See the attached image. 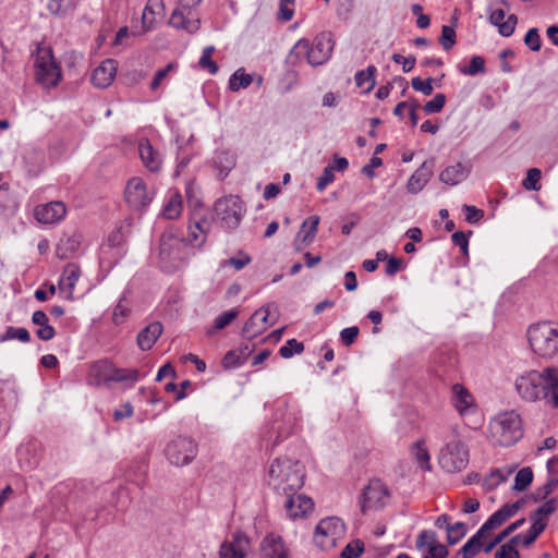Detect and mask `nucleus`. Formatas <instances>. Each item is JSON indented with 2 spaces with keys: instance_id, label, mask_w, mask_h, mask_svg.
Returning a JSON list of instances; mask_svg holds the SVG:
<instances>
[{
  "instance_id": "1",
  "label": "nucleus",
  "mask_w": 558,
  "mask_h": 558,
  "mask_svg": "<svg viewBox=\"0 0 558 558\" xmlns=\"http://www.w3.org/2000/svg\"><path fill=\"white\" fill-rule=\"evenodd\" d=\"M515 389L524 400L535 401L544 396L553 407L558 408V369L527 372L517 378Z\"/></svg>"
},
{
  "instance_id": "2",
  "label": "nucleus",
  "mask_w": 558,
  "mask_h": 558,
  "mask_svg": "<svg viewBox=\"0 0 558 558\" xmlns=\"http://www.w3.org/2000/svg\"><path fill=\"white\" fill-rule=\"evenodd\" d=\"M305 480V468L289 457L275 459L268 468L267 483L278 495L299 492Z\"/></svg>"
},
{
  "instance_id": "3",
  "label": "nucleus",
  "mask_w": 558,
  "mask_h": 558,
  "mask_svg": "<svg viewBox=\"0 0 558 558\" xmlns=\"http://www.w3.org/2000/svg\"><path fill=\"white\" fill-rule=\"evenodd\" d=\"M488 429L492 441L504 447L514 445L523 435L521 417L513 410L495 415L489 422Z\"/></svg>"
},
{
  "instance_id": "4",
  "label": "nucleus",
  "mask_w": 558,
  "mask_h": 558,
  "mask_svg": "<svg viewBox=\"0 0 558 558\" xmlns=\"http://www.w3.org/2000/svg\"><path fill=\"white\" fill-rule=\"evenodd\" d=\"M442 441L437 454L439 466L448 473L465 469L469 463V448L457 430L452 429Z\"/></svg>"
},
{
  "instance_id": "5",
  "label": "nucleus",
  "mask_w": 558,
  "mask_h": 558,
  "mask_svg": "<svg viewBox=\"0 0 558 558\" xmlns=\"http://www.w3.org/2000/svg\"><path fill=\"white\" fill-rule=\"evenodd\" d=\"M333 45L331 39L322 34L310 43L307 39H300L289 53V61L296 63L301 59H306L308 64L313 66L322 65L331 56Z\"/></svg>"
},
{
  "instance_id": "6",
  "label": "nucleus",
  "mask_w": 558,
  "mask_h": 558,
  "mask_svg": "<svg viewBox=\"0 0 558 558\" xmlns=\"http://www.w3.org/2000/svg\"><path fill=\"white\" fill-rule=\"evenodd\" d=\"M531 349L541 357L550 359L558 354V328L548 322L532 325L527 329Z\"/></svg>"
},
{
  "instance_id": "7",
  "label": "nucleus",
  "mask_w": 558,
  "mask_h": 558,
  "mask_svg": "<svg viewBox=\"0 0 558 558\" xmlns=\"http://www.w3.org/2000/svg\"><path fill=\"white\" fill-rule=\"evenodd\" d=\"M158 257L161 269L173 272L185 264L186 244L172 232H165L160 238Z\"/></svg>"
},
{
  "instance_id": "8",
  "label": "nucleus",
  "mask_w": 558,
  "mask_h": 558,
  "mask_svg": "<svg viewBox=\"0 0 558 558\" xmlns=\"http://www.w3.org/2000/svg\"><path fill=\"white\" fill-rule=\"evenodd\" d=\"M35 77L45 88L56 87L62 77L60 64L48 47H38L35 54Z\"/></svg>"
},
{
  "instance_id": "9",
  "label": "nucleus",
  "mask_w": 558,
  "mask_h": 558,
  "mask_svg": "<svg viewBox=\"0 0 558 558\" xmlns=\"http://www.w3.org/2000/svg\"><path fill=\"white\" fill-rule=\"evenodd\" d=\"M165 453L171 464L183 466L196 457L197 445L191 437L178 436L167 445Z\"/></svg>"
},
{
  "instance_id": "10",
  "label": "nucleus",
  "mask_w": 558,
  "mask_h": 558,
  "mask_svg": "<svg viewBox=\"0 0 558 558\" xmlns=\"http://www.w3.org/2000/svg\"><path fill=\"white\" fill-rule=\"evenodd\" d=\"M215 211L227 228L233 229L240 225L245 209L239 196L229 195L216 202Z\"/></svg>"
},
{
  "instance_id": "11",
  "label": "nucleus",
  "mask_w": 558,
  "mask_h": 558,
  "mask_svg": "<svg viewBox=\"0 0 558 558\" xmlns=\"http://www.w3.org/2000/svg\"><path fill=\"white\" fill-rule=\"evenodd\" d=\"M345 532L344 523L337 517L320 520L315 529V542L320 547L335 546Z\"/></svg>"
},
{
  "instance_id": "12",
  "label": "nucleus",
  "mask_w": 558,
  "mask_h": 558,
  "mask_svg": "<svg viewBox=\"0 0 558 558\" xmlns=\"http://www.w3.org/2000/svg\"><path fill=\"white\" fill-rule=\"evenodd\" d=\"M154 191L149 190L140 177L131 178L124 190L125 202L133 209H142L148 206L154 199Z\"/></svg>"
},
{
  "instance_id": "13",
  "label": "nucleus",
  "mask_w": 558,
  "mask_h": 558,
  "mask_svg": "<svg viewBox=\"0 0 558 558\" xmlns=\"http://www.w3.org/2000/svg\"><path fill=\"white\" fill-rule=\"evenodd\" d=\"M284 496L283 507L291 520L305 519L313 512L314 501L308 496L298 492H292V494H286Z\"/></svg>"
},
{
  "instance_id": "14",
  "label": "nucleus",
  "mask_w": 558,
  "mask_h": 558,
  "mask_svg": "<svg viewBox=\"0 0 558 558\" xmlns=\"http://www.w3.org/2000/svg\"><path fill=\"white\" fill-rule=\"evenodd\" d=\"M251 541L243 532L232 534L219 548V558H250Z\"/></svg>"
},
{
  "instance_id": "15",
  "label": "nucleus",
  "mask_w": 558,
  "mask_h": 558,
  "mask_svg": "<svg viewBox=\"0 0 558 558\" xmlns=\"http://www.w3.org/2000/svg\"><path fill=\"white\" fill-rule=\"evenodd\" d=\"M269 315L270 305L262 306L256 310L243 326L242 336L246 339H254L264 332L270 325L268 322Z\"/></svg>"
},
{
  "instance_id": "16",
  "label": "nucleus",
  "mask_w": 558,
  "mask_h": 558,
  "mask_svg": "<svg viewBox=\"0 0 558 558\" xmlns=\"http://www.w3.org/2000/svg\"><path fill=\"white\" fill-rule=\"evenodd\" d=\"M65 205L59 201L38 205L34 213L36 220L46 225L61 221L65 217Z\"/></svg>"
},
{
  "instance_id": "17",
  "label": "nucleus",
  "mask_w": 558,
  "mask_h": 558,
  "mask_svg": "<svg viewBox=\"0 0 558 558\" xmlns=\"http://www.w3.org/2000/svg\"><path fill=\"white\" fill-rule=\"evenodd\" d=\"M118 63L113 59L102 61L92 73V83L99 88H106L113 82Z\"/></svg>"
},
{
  "instance_id": "18",
  "label": "nucleus",
  "mask_w": 558,
  "mask_h": 558,
  "mask_svg": "<svg viewBox=\"0 0 558 558\" xmlns=\"http://www.w3.org/2000/svg\"><path fill=\"white\" fill-rule=\"evenodd\" d=\"M506 17V12L502 8H492L489 11V22L498 28V33L504 37H509L514 33L518 17L514 14H509Z\"/></svg>"
},
{
  "instance_id": "19",
  "label": "nucleus",
  "mask_w": 558,
  "mask_h": 558,
  "mask_svg": "<svg viewBox=\"0 0 558 558\" xmlns=\"http://www.w3.org/2000/svg\"><path fill=\"white\" fill-rule=\"evenodd\" d=\"M263 558H290L289 549L281 536L275 534L266 535L260 544Z\"/></svg>"
},
{
  "instance_id": "20",
  "label": "nucleus",
  "mask_w": 558,
  "mask_h": 558,
  "mask_svg": "<svg viewBox=\"0 0 558 558\" xmlns=\"http://www.w3.org/2000/svg\"><path fill=\"white\" fill-rule=\"evenodd\" d=\"M387 496L388 489L380 481L371 482L364 489L362 504L363 510L381 506Z\"/></svg>"
},
{
  "instance_id": "21",
  "label": "nucleus",
  "mask_w": 558,
  "mask_h": 558,
  "mask_svg": "<svg viewBox=\"0 0 558 558\" xmlns=\"http://www.w3.org/2000/svg\"><path fill=\"white\" fill-rule=\"evenodd\" d=\"M434 160L424 161L421 167L410 177L407 190L411 194H417L427 184L433 175Z\"/></svg>"
},
{
  "instance_id": "22",
  "label": "nucleus",
  "mask_w": 558,
  "mask_h": 558,
  "mask_svg": "<svg viewBox=\"0 0 558 558\" xmlns=\"http://www.w3.org/2000/svg\"><path fill=\"white\" fill-rule=\"evenodd\" d=\"M169 24L177 29L195 34L199 29L201 20L194 16L191 11L185 13L183 10L177 9L172 12Z\"/></svg>"
},
{
  "instance_id": "23",
  "label": "nucleus",
  "mask_w": 558,
  "mask_h": 558,
  "mask_svg": "<svg viewBox=\"0 0 558 558\" xmlns=\"http://www.w3.org/2000/svg\"><path fill=\"white\" fill-rule=\"evenodd\" d=\"M80 277H81V269L77 265L71 263L64 267L61 278L58 282V288L61 292H63L65 294V298L68 300L73 299L74 288L80 279Z\"/></svg>"
},
{
  "instance_id": "24",
  "label": "nucleus",
  "mask_w": 558,
  "mask_h": 558,
  "mask_svg": "<svg viewBox=\"0 0 558 558\" xmlns=\"http://www.w3.org/2000/svg\"><path fill=\"white\" fill-rule=\"evenodd\" d=\"M138 153L143 165L150 172H158L160 170L162 165L161 155L154 149L148 140L144 138L140 141Z\"/></svg>"
},
{
  "instance_id": "25",
  "label": "nucleus",
  "mask_w": 558,
  "mask_h": 558,
  "mask_svg": "<svg viewBox=\"0 0 558 558\" xmlns=\"http://www.w3.org/2000/svg\"><path fill=\"white\" fill-rule=\"evenodd\" d=\"M451 402L460 415L469 414L474 409V398L461 384L452 386Z\"/></svg>"
},
{
  "instance_id": "26",
  "label": "nucleus",
  "mask_w": 558,
  "mask_h": 558,
  "mask_svg": "<svg viewBox=\"0 0 558 558\" xmlns=\"http://www.w3.org/2000/svg\"><path fill=\"white\" fill-rule=\"evenodd\" d=\"M471 171L469 165L457 162L446 167L439 174V180L450 186H454L464 181Z\"/></svg>"
},
{
  "instance_id": "27",
  "label": "nucleus",
  "mask_w": 558,
  "mask_h": 558,
  "mask_svg": "<svg viewBox=\"0 0 558 558\" xmlns=\"http://www.w3.org/2000/svg\"><path fill=\"white\" fill-rule=\"evenodd\" d=\"M165 14V3L162 0H148L142 14V24L144 31H150L157 19Z\"/></svg>"
},
{
  "instance_id": "28",
  "label": "nucleus",
  "mask_w": 558,
  "mask_h": 558,
  "mask_svg": "<svg viewBox=\"0 0 558 558\" xmlns=\"http://www.w3.org/2000/svg\"><path fill=\"white\" fill-rule=\"evenodd\" d=\"M162 330V325L159 322H154L146 326L137 336V345L140 349L143 351L150 350L161 336Z\"/></svg>"
},
{
  "instance_id": "29",
  "label": "nucleus",
  "mask_w": 558,
  "mask_h": 558,
  "mask_svg": "<svg viewBox=\"0 0 558 558\" xmlns=\"http://www.w3.org/2000/svg\"><path fill=\"white\" fill-rule=\"evenodd\" d=\"M113 365L108 361H98L89 369V380L94 385L112 381Z\"/></svg>"
},
{
  "instance_id": "30",
  "label": "nucleus",
  "mask_w": 558,
  "mask_h": 558,
  "mask_svg": "<svg viewBox=\"0 0 558 558\" xmlns=\"http://www.w3.org/2000/svg\"><path fill=\"white\" fill-rule=\"evenodd\" d=\"M253 349L248 344H244L236 350L229 351L223 357V366L226 368H235L241 366L251 355Z\"/></svg>"
},
{
  "instance_id": "31",
  "label": "nucleus",
  "mask_w": 558,
  "mask_h": 558,
  "mask_svg": "<svg viewBox=\"0 0 558 558\" xmlns=\"http://www.w3.org/2000/svg\"><path fill=\"white\" fill-rule=\"evenodd\" d=\"M481 529L461 547L462 558H473L483 547V538L486 537Z\"/></svg>"
},
{
  "instance_id": "32",
  "label": "nucleus",
  "mask_w": 558,
  "mask_h": 558,
  "mask_svg": "<svg viewBox=\"0 0 558 558\" xmlns=\"http://www.w3.org/2000/svg\"><path fill=\"white\" fill-rule=\"evenodd\" d=\"M182 213V197L179 193H171L163 205L162 216L167 219H177Z\"/></svg>"
},
{
  "instance_id": "33",
  "label": "nucleus",
  "mask_w": 558,
  "mask_h": 558,
  "mask_svg": "<svg viewBox=\"0 0 558 558\" xmlns=\"http://www.w3.org/2000/svg\"><path fill=\"white\" fill-rule=\"evenodd\" d=\"M320 218L316 215L308 217L301 226L299 236L303 243L310 244L314 241Z\"/></svg>"
},
{
  "instance_id": "34",
  "label": "nucleus",
  "mask_w": 558,
  "mask_h": 558,
  "mask_svg": "<svg viewBox=\"0 0 558 558\" xmlns=\"http://www.w3.org/2000/svg\"><path fill=\"white\" fill-rule=\"evenodd\" d=\"M253 81V75L246 73L244 69H238L229 78V88L232 92H239L242 88H247Z\"/></svg>"
},
{
  "instance_id": "35",
  "label": "nucleus",
  "mask_w": 558,
  "mask_h": 558,
  "mask_svg": "<svg viewBox=\"0 0 558 558\" xmlns=\"http://www.w3.org/2000/svg\"><path fill=\"white\" fill-rule=\"evenodd\" d=\"M512 469H496L493 470L484 480L483 486L486 489H494L501 483L506 482L512 474Z\"/></svg>"
},
{
  "instance_id": "36",
  "label": "nucleus",
  "mask_w": 558,
  "mask_h": 558,
  "mask_svg": "<svg viewBox=\"0 0 558 558\" xmlns=\"http://www.w3.org/2000/svg\"><path fill=\"white\" fill-rule=\"evenodd\" d=\"M81 241L76 235L66 236L61 239L58 244V254L61 258H69L77 252Z\"/></svg>"
},
{
  "instance_id": "37",
  "label": "nucleus",
  "mask_w": 558,
  "mask_h": 558,
  "mask_svg": "<svg viewBox=\"0 0 558 558\" xmlns=\"http://www.w3.org/2000/svg\"><path fill=\"white\" fill-rule=\"evenodd\" d=\"M376 68L374 65H368L366 70H361L355 74V83L359 87H364L366 85L365 92L368 93L375 86V73Z\"/></svg>"
},
{
  "instance_id": "38",
  "label": "nucleus",
  "mask_w": 558,
  "mask_h": 558,
  "mask_svg": "<svg viewBox=\"0 0 558 558\" xmlns=\"http://www.w3.org/2000/svg\"><path fill=\"white\" fill-rule=\"evenodd\" d=\"M74 7V0H49L47 4L48 11L60 17L65 16Z\"/></svg>"
},
{
  "instance_id": "39",
  "label": "nucleus",
  "mask_w": 558,
  "mask_h": 558,
  "mask_svg": "<svg viewBox=\"0 0 558 558\" xmlns=\"http://www.w3.org/2000/svg\"><path fill=\"white\" fill-rule=\"evenodd\" d=\"M413 454L421 469L425 471H429L432 469L430 456L425 446L424 440H418L417 442H415L413 448Z\"/></svg>"
},
{
  "instance_id": "40",
  "label": "nucleus",
  "mask_w": 558,
  "mask_h": 558,
  "mask_svg": "<svg viewBox=\"0 0 558 558\" xmlns=\"http://www.w3.org/2000/svg\"><path fill=\"white\" fill-rule=\"evenodd\" d=\"M521 539V534L513 536L508 543L501 545L495 553V558H520L515 546Z\"/></svg>"
},
{
  "instance_id": "41",
  "label": "nucleus",
  "mask_w": 558,
  "mask_h": 558,
  "mask_svg": "<svg viewBox=\"0 0 558 558\" xmlns=\"http://www.w3.org/2000/svg\"><path fill=\"white\" fill-rule=\"evenodd\" d=\"M459 71L460 73L469 76L483 74L486 71L485 60L481 56H473L470 60L469 65L460 66Z\"/></svg>"
},
{
  "instance_id": "42",
  "label": "nucleus",
  "mask_w": 558,
  "mask_h": 558,
  "mask_svg": "<svg viewBox=\"0 0 558 558\" xmlns=\"http://www.w3.org/2000/svg\"><path fill=\"white\" fill-rule=\"evenodd\" d=\"M532 481H533L532 469L529 466L522 468L515 474L512 488H513V490H517V492H523L531 485Z\"/></svg>"
},
{
  "instance_id": "43",
  "label": "nucleus",
  "mask_w": 558,
  "mask_h": 558,
  "mask_svg": "<svg viewBox=\"0 0 558 558\" xmlns=\"http://www.w3.org/2000/svg\"><path fill=\"white\" fill-rule=\"evenodd\" d=\"M19 340L21 342H28L31 340V335L26 328L20 327L15 328L9 326L4 333L0 335V341H9V340Z\"/></svg>"
},
{
  "instance_id": "44",
  "label": "nucleus",
  "mask_w": 558,
  "mask_h": 558,
  "mask_svg": "<svg viewBox=\"0 0 558 558\" xmlns=\"http://www.w3.org/2000/svg\"><path fill=\"white\" fill-rule=\"evenodd\" d=\"M207 223L206 220L204 221H197L193 226H190V232H189V240L190 243L194 246H201L206 239V230L205 225Z\"/></svg>"
},
{
  "instance_id": "45",
  "label": "nucleus",
  "mask_w": 558,
  "mask_h": 558,
  "mask_svg": "<svg viewBox=\"0 0 558 558\" xmlns=\"http://www.w3.org/2000/svg\"><path fill=\"white\" fill-rule=\"evenodd\" d=\"M140 379L138 371L135 368H117L113 366L112 381L123 383H136Z\"/></svg>"
},
{
  "instance_id": "46",
  "label": "nucleus",
  "mask_w": 558,
  "mask_h": 558,
  "mask_svg": "<svg viewBox=\"0 0 558 558\" xmlns=\"http://www.w3.org/2000/svg\"><path fill=\"white\" fill-rule=\"evenodd\" d=\"M508 520V514L501 508L494 512L486 522L480 527L484 533L488 534L492 530L500 526Z\"/></svg>"
},
{
  "instance_id": "47",
  "label": "nucleus",
  "mask_w": 558,
  "mask_h": 558,
  "mask_svg": "<svg viewBox=\"0 0 558 558\" xmlns=\"http://www.w3.org/2000/svg\"><path fill=\"white\" fill-rule=\"evenodd\" d=\"M437 534L432 530L422 531L416 538V548L418 550L429 549L433 546H437Z\"/></svg>"
},
{
  "instance_id": "48",
  "label": "nucleus",
  "mask_w": 558,
  "mask_h": 558,
  "mask_svg": "<svg viewBox=\"0 0 558 558\" xmlns=\"http://www.w3.org/2000/svg\"><path fill=\"white\" fill-rule=\"evenodd\" d=\"M215 48L213 46H207L203 49L202 57L199 58L198 65L208 71L210 74H216L218 72L217 63L211 59V54Z\"/></svg>"
},
{
  "instance_id": "49",
  "label": "nucleus",
  "mask_w": 558,
  "mask_h": 558,
  "mask_svg": "<svg viewBox=\"0 0 558 558\" xmlns=\"http://www.w3.org/2000/svg\"><path fill=\"white\" fill-rule=\"evenodd\" d=\"M542 172L537 168L527 170L526 178L523 180L522 185L526 191H539L542 185L539 183Z\"/></svg>"
},
{
  "instance_id": "50",
  "label": "nucleus",
  "mask_w": 558,
  "mask_h": 558,
  "mask_svg": "<svg viewBox=\"0 0 558 558\" xmlns=\"http://www.w3.org/2000/svg\"><path fill=\"white\" fill-rule=\"evenodd\" d=\"M365 550L364 542L354 539L348 543L341 551V558H359Z\"/></svg>"
},
{
  "instance_id": "51",
  "label": "nucleus",
  "mask_w": 558,
  "mask_h": 558,
  "mask_svg": "<svg viewBox=\"0 0 558 558\" xmlns=\"http://www.w3.org/2000/svg\"><path fill=\"white\" fill-rule=\"evenodd\" d=\"M304 350V344L302 342H299L295 339H290L287 341L284 345H282L279 349V354L283 359H290L293 356L294 353L299 354L302 353Z\"/></svg>"
},
{
  "instance_id": "52",
  "label": "nucleus",
  "mask_w": 558,
  "mask_h": 558,
  "mask_svg": "<svg viewBox=\"0 0 558 558\" xmlns=\"http://www.w3.org/2000/svg\"><path fill=\"white\" fill-rule=\"evenodd\" d=\"M466 533V526L462 522H457L447 526V539L449 544L458 543Z\"/></svg>"
},
{
  "instance_id": "53",
  "label": "nucleus",
  "mask_w": 558,
  "mask_h": 558,
  "mask_svg": "<svg viewBox=\"0 0 558 558\" xmlns=\"http://www.w3.org/2000/svg\"><path fill=\"white\" fill-rule=\"evenodd\" d=\"M239 315V311L236 308L229 310L221 315L217 316L214 323L215 330H221L228 325H230Z\"/></svg>"
},
{
  "instance_id": "54",
  "label": "nucleus",
  "mask_w": 558,
  "mask_h": 558,
  "mask_svg": "<svg viewBox=\"0 0 558 558\" xmlns=\"http://www.w3.org/2000/svg\"><path fill=\"white\" fill-rule=\"evenodd\" d=\"M439 44L445 50H450L456 45V31L453 27L448 25L442 26Z\"/></svg>"
},
{
  "instance_id": "55",
  "label": "nucleus",
  "mask_w": 558,
  "mask_h": 558,
  "mask_svg": "<svg viewBox=\"0 0 558 558\" xmlns=\"http://www.w3.org/2000/svg\"><path fill=\"white\" fill-rule=\"evenodd\" d=\"M446 104V96L444 94H436L432 100L424 105V111L427 114L437 113L441 111Z\"/></svg>"
},
{
  "instance_id": "56",
  "label": "nucleus",
  "mask_w": 558,
  "mask_h": 558,
  "mask_svg": "<svg viewBox=\"0 0 558 558\" xmlns=\"http://www.w3.org/2000/svg\"><path fill=\"white\" fill-rule=\"evenodd\" d=\"M293 5L294 0H280L279 2V11H278V20L282 22H289L293 17Z\"/></svg>"
},
{
  "instance_id": "57",
  "label": "nucleus",
  "mask_w": 558,
  "mask_h": 558,
  "mask_svg": "<svg viewBox=\"0 0 558 558\" xmlns=\"http://www.w3.org/2000/svg\"><path fill=\"white\" fill-rule=\"evenodd\" d=\"M177 64L175 63H169L167 66H165L163 69H160L156 72L153 81L150 82V88L153 90H156L160 85L161 83L166 80V77L168 76V74L171 72V71H174L177 69Z\"/></svg>"
},
{
  "instance_id": "58",
  "label": "nucleus",
  "mask_w": 558,
  "mask_h": 558,
  "mask_svg": "<svg viewBox=\"0 0 558 558\" xmlns=\"http://www.w3.org/2000/svg\"><path fill=\"white\" fill-rule=\"evenodd\" d=\"M524 44L532 50L538 51L542 47L541 36L537 28H530L524 37Z\"/></svg>"
},
{
  "instance_id": "59",
  "label": "nucleus",
  "mask_w": 558,
  "mask_h": 558,
  "mask_svg": "<svg viewBox=\"0 0 558 558\" xmlns=\"http://www.w3.org/2000/svg\"><path fill=\"white\" fill-rule=\"evenodd\" d=\"M335 180L333 168L331 165L325 167L323 174L317 179L316 189L323 192Z\"/></svg>"
},
{
  "instance_id": "60",
  "label": "nucleus",
  "mask_w": 558,
  "mask_h": 558,
  "mask_svg": "<svg viewBox=\"0 0 558 558\" xmlns=\"http://www.w3.org/2000/svg\"><path fill=\"white\" fill-rule=\"evenodd\" d=\"M411 85L413 89L423 93L425 96H429L434 90L432 78L423 81L421 77L416 76L412 78Z\"/></svg>"
},
{
  "instance_id": "61",
  "label": "nucleus",
  "mask_w": 558,
  "mask_h": 558,
  "mask_svg": "<svg viewBox=\"0 0 558 558\" xmlns=\"http://www.w3.org/2000/svg\"><path fill=\"white\" fill-rule=\"evenodd\" d=\"M557 508V500L555 498L548 499L544 505L538 507L533 513L536 517L543 518L546 520V518L555 512Z\"/></svg>"
},
{
  "instance_id": "62",
  "label": "nucleus",
  "mask_w": 558,
  "mask_h": 558,
  "mask_svg": "<svg viewBox=\"0 0 558 558\" xmlns=\"http://www.w3.org/2000/svg\"><path fill=\"white\" fill-rule=\"evenodd\" d=\"M251 263V257L247 254L240 253L238 257H231L222 263V266L230 265L234 267L236 270L243 269L246 265Z\"/></svg>"
},
{
  "instance_id": "63",
  "label": "nucleus",
  "mask_w": 558,
  "mask_h": 558,
  "mask_svg": "<svg viewBox=\"0 0 558 558\" xmlns=\"http://www.w3.org/2000/svg\"><path fill=\"white\" fill-rule=\"evenodd\" d=\"M463 210L465 211V220L469 223H475L483 218L484 213L472 205H464Z\"/></svg>"
},
{
  "instance_id": "64",
  "label": "nucleus",
  "mask_w": 558,
  "mask_h": 558,
  "mask_svg": "<svg viewBox=\"0 0 558 558\" xmlns=\"http://www.w3.org/2000/svg\"><path fill=\"white\" fill-rule=\"evenodd\" d=\"M447 547L442 544H438L437 546H433L429 549H427L423 558H447Z\"/></svg>"
}]
</instances>
